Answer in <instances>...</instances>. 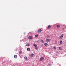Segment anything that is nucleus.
<instances>
[{
    "label": "nucleus",
    "mask_w": 66,
    "mask_h": 66,
    "mask_svg": "<svg viewBox=\"0 0 66 66\" xmlns=\"http://www.w3.org/2000/svg\"><path fill=\"white\" fill-rule=\"evenodd\" d=\"M44 60V58L43 57H42L40 58L39 61H43Z\"/></svg>",
    "instance_id": "1"
},
{
    "label": "nucleus",
    "mask_w": 66,
    "mask_h": 66,
    "mask_svg": "<svg viewBox=\"0 0 66 66\" xmlns=\"http://www.w3.org/2000/svg\"><path fill=\"white\" fill-rule=\"evenodd\" d=\"M64 36V35H63V34H62L60 36V37L59 38L60 39H62L63 38V37Z\"/></svg>",
    "instance_id": "2"
},
{
    "label": "nucleus",
    "mask_w": 66,
    "mask_h": 66,
    "mask_svg": "<svg viewBox=\"0 0 66 66\" xmlns=\"http://www.w3.org/2000/svg\"><path fill=\"white\" fill-rule=\"evenodd\" d=\"M28 38L29 39H32L33 38V37L32 36H29L28 37Z\"/></svg>",
    "instance_id": "3"
},
{
    "label": "nucleus",
    "mask_w": 66,
    "mask_h": 66,
    "mask_svg": "<svg viewBox=\"0 0 66 66\" xmlns=\"http://www.w3.org/2000/svg\"><path fill=\"white\" fill-rule=\"evenodd\" d=\"M42 29H40L39 30L38 32V33H40L42 32Z\"/></svg>",
    "instance_id": "4"
},
{
    "label": "nucleus",
    "mask_w": 66,
    "mask_h": 66,
    "mask_svg": "<svg viewBox=\"0 0 66 66\" xmlns=\"http://www.w3.org/2000/svg\"><path fill=\"white\" fill-rule=\"evenodd\" d=\"M33 55H34V54H32L31 55H30V56L31 57H33Z\"/></svg>",
    "instance_id": "5"
},
{
    "label": "nucleus",
    "mask_w": 66,
    "mask_h": 66,
    "mask_svg": "<svg viewBox=\"0 0 66 66\" xmlns=\"http://www.w3.org/2000/svg\"><path fill=\"white\" fill-rule=\"evenodd\" d=\"M27 45H26V46H27L28 47L30 46V44H29V43H27Z\"/></svg>",
    "instance_id": "6"
},
{
    "label": "nucleus",
    "mask_w": 66,
    "mask_h": 66,
    "mask_svg": "<svg viewBox=\"0 0 66 66\" xmlns=\"http://www.w3.org/2000/svg\"><path fill=\"white\" fill-rule=\"evenodd\" d=\"M50 28H51V26L49 25L48 26L47 29H50Z\"/></svg>",
    "instance_id": "7"
},
{
    "label": "nucleus",
    "mask_w": 66,
    "mask_h": 66,
    "mask_svg": "<svg viewBox=\"0 0 66 66\" xmlns=\"http://www.w3.org/2000/svg\"><path fill=\"white\" fill-rule=\"evenodd\" d=\"M57 28H60L61 27L60 25H58L56 26Z\"/></svg>",
    "instance_id": "8"
},
{
    "label": "nucleus",
    "mask_w": 66,
    "mask_h": 66,
    "mask_svg": "<svg viewBox=\"0 0 66 66\" xmlns=\"http://www.w3.org/2000/svg\"><path fill=\"white\" fill-rule=\"evenodd\" d=\"M14 57L15 59H17V56L16 55H15L14 56Z\"/></svg>",
    "instance_id": "9"
},
{
    "label": "nucleus",
    "mask_w": 66,
    "mask_h": 66,
    "mask_svg": "<svg viewBox=\"0 0 66 66\" xmlns=\"http://www.w3.org/2000/svg\"><path fill=\"white\" fill-rule=\"evenodd\" d=\"M63 44V42H62V40H61L60 42V45H62Z\"/></svg>",
    "instance_id": "10"
},
{
    "label": "nucleus",
    "mask_w": 66,
    "mask_h": 66,
    "mask_svg": "<svg viewBox=\"0 0 66 66\" xmlns=\"http://www.w3.org/2000/svg\"><path fill=\"white\" fill-rule=\"evenodd\" d=\"M33 46H35V47H37V45L35 44H33Z\"/></svg>",
    "instance_id": "11"
},
{
    "label": "nucleus",
    "mask_w": 66,
    "mask_h": 66,
    "mask_svg": "<svg viewBox=\"0 0 66 66\" xmlns=\"http://www.w3.org/2000/svg\"><path fill=\"white\" fill-rule=\"evenodd\" d=\"M27 50L28 51H30V48H27Z\"/></svg>",
    "instance_id": "12"
},
{
    "label": "nucleus",
    "mask_w": 66,
    "mask_h": 66,
    "mask_svg": "<svg viewBox=\"0 0 66 66\" xmlns=\"http://www.w3.org/2000/svg\"><path fill=\"white\" fill-rule=\"evenodd\" d=\"M38 35H37V34L36 35H35V37H36H36H38Z\"/></svg>",
    "instance_id": "13"
},
{
    "label": "nucleus",
    "mask_w": 66,
    "mask_h": 66,
    "mask_svg": "<svg viewBox=\"0 0 66 66\" xmlns=\"http://www.w3.org/2000/svg\"><path fill=\"white\" fill-rule=\"evenodd\" d=\"M46 42H49V39H46Z\"/></svg>",
    "instance_id": "14"
},
{
    "label": "nucleus",
    "mask_w": 66,
    "mask_h": 66,
    "mask_svg": "<svg viewBox=\"0 0 66 66\" xmlns=\"http://www.w3.org/2000/svg\"><path fill=\"white\" fill-rule=\"evenodd\" d=\"M59 49L60 50H62V48L61 47H60L59 48Z\"/></svg>",
    "instance_id": "15"
},
{
    "label": "nucleus",
    "mask_w": 66,
    "mask_h": 66,
    "mask_svg": "<svg viewBox=\"0 0 66 66\" xmlns=\"http://www.w3.org/2000/svg\"><path fill=\"white\" fill-rule=\"evenodd\" d=\"M44 45L45 46H47L48 45V44L47 43H44Z\"/></svg>",
    "instance_id": "16"
},
{
    "label": "nucleus",
    "mask_w": 66,
    "mask_h": 66,
    "mask_svg": "<svg viewBox=\"0 0 66 66\" xmlns=\"http://www.w3.org/2000/svg\"><path fill=\"white\" fill-rule=\"evenodd\" d=\"M53 48H54V49H55H55H56V47L55 46H54Z\"/></svg>",
    "instance_id": "17"
},
{
    "label": "nucleus",
    "mask_w": 66,
    "mask_h": 66,
    "mask_svg": "<svg viewBox=\"0 0 66 66\" xmlns=\"http://www.w3.org/2000/svg\"><path fill=\"white\" fill-rule=\"evenodd\" d=\"M24 59H26V60H27L28 59L27 58V57L26 56H25L24 57Z\"/></svg>",
    "instance_id": "18"
},
{
    "label": "nucleus",
    "mask_w": 66,
    "mask_h": 66,
    "mask_svg": "<svg viewBox=\"0 0 66 66\" xmlns=\"http://www.w3.org/2000/svg\"><path fill=\"white\" fill-rule=\"evenodd\" d=\"M35 49H36V50H37V49H38V48H37V47H35Z\"/></svg>",
    "instance_id": "19"
},
{
    "label": "nucleus",
    "mask_w": 66,
    "mask_h": 66,
    "mask_svg": "<svg viewBox=\"0 0 66 66\" xmlns=\"http://www.w3.org/2000/svg\"><path fill=\"white\" fill-rule=\"evenodd\" d=\"M46 37H47V38H50V37L49 36H46Z\"/></svg>",
    "instance_id": "20"
},
{
    "label": "nucleus",
    "mask_w": 66,
    "mask_h": 66,
    "mask_svg": "<svg viewBox=\"0 0 66 66\" xmlns=\"http://www.w3.org/2000/svg\"><path fill=\"white\" fill-rule=\"evenodd\" d=\"M22 53V52L21 51H20L19 52V53L21 54Z\"/></svg>",
    "instance_id": "21"
},
{
    "label": "nucleus",
    "mask_w": 66,
    "mask_h": 66,
    "mask_svg": "<svg viewBox=\"0 0 66 66\" xmlns=\"http://www.w3.org/2000/svg\"><path fill=\"white\" fill-rule=\"evenodd\" d=\"M41 41L42 43H44V41L43 40H41Z\"/></svg>",
    "instance_id": "22"
},
{
    "label": "nucleus",
    "mask_w": 66,
    "mask_h": 66,
    "mask_svg": "<svg viewBox=\"0 0 66 66\" xmlns=\"http://www.w3.org/2000/svg\"><path fill=\"white\" fill-rule=\"evenodd\" d=\"M39 40H38L37 41V43H39Z\"/></svg>",
    "instance_id": "23"
},
{
    "label": "nucleus",
    "mask_w": 66,
    "mask_h": 66,
    "mask_svg": "<svg viewBox=\"0 0 66 66\" xmlns=\"http://www.w3.org/2000/svg\"><path fill=\"white\" fill-rule=\"evenodd\" d=\"M41 46H44V44H41Z\"/></svg>",
    "instance_id": "24"
},
{
    "label": "nucleus",
    "mask_w": 66,
    "mask_h": 66,
    "mask_svg": "<svg viewBox=\"0 0 66 66\" xmlns=\"http://www.w3.org/2000/svg\"><path fill=\"white\" fill-rule=\"evenodd\" d=\"M64 28H63V30H64Z\"/></svg>",
    "instance_id": "25"
}]
</instances>
